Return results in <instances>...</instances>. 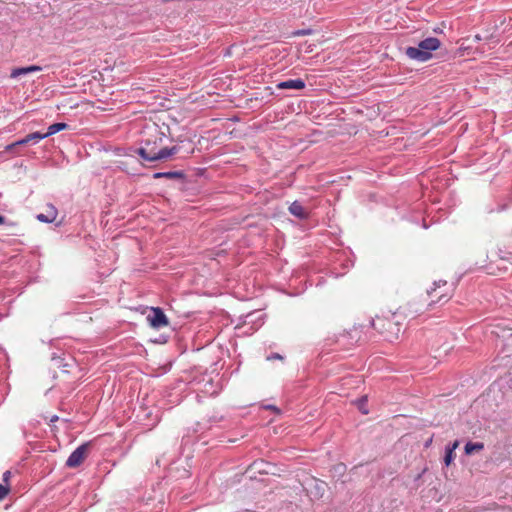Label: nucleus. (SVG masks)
I'll use <instances>...</instances> for the list:
<instances>
[{"label": "nucleus", "instance_id": "nucleus-4", "mask_svg": "<svg viewBox=\"0 0 512 512\" xmlns=\"http://www.w3.org/2000/svg\"><path fill=\"white\" fill-rule=\"evenodd\" d=\"M453 289L444 280L434 282V287L427 291L432 302L445 303L452 296Z\"/></svg>", "mask_w": 512, "mask_h": 512}, {"label": "nucleus", "instance_id": "nucleus-1", "mask_svg": "<svg viewBox=\"0 0 512 512\" xmlns=\"http://www.w3.org/2000/svg\"><path fill=\"white\" fill-rule=\"evenodd\" d=\"M144 134L145 137L142 139V145L137 150V153L147 162L166 160L179 150L176 146L171 148L164 146V142L167 139L166 134L156 124L147 126Z\"/></svg>", "mask_w": 512, "mask_h": 512}, {"label": "nucleus", "instance_id": "nucleus-10", "mask_svg": "<svg viewBox=\"0 0 512 512\" xmlns=\"http://www.w3.org/2000/svg\"><path fill=\"white\" fill-rule=\"evenodd\" d=\"M289 212L299 219H306L308 217V212L298 201H294L289 206Z\"/></svg>", "mask_w": 512, "mask_h": 512}, {"label": "nucleus", "instance_id": "nucleus-22", "mask_svg": "<svg viewBox=\"0 0 512 512\" xmlns=\"http://www.w3.org/2000/svg\"><path fill=\"white\" fill-rule=\"evenodd\" d=\"M282 358H283V357H282L280 354H278V353H274V354H272L271 356H268V358H267V359H268V360H272V359H282Z\"/></svg>", "mask_w": 512, "mask_h": 512}, {"label": "nucleus", "instance_id": "nucleus-3", "mask_svg": "<svg viewBox=\"0 0 512 512\" xmlns=\"http://www.w3.org/2000/svg\"><path fill=\"white\" fill-rule=\"evenodd\" d=\"M441 43L438 38L428 37L419 42L418 47L406 48V55L413 60L425 62L431 59L432 51L437 50Z\"/></svg>", "mask_w": 512, "mask_h": 512}, {"label": "nucleus", "instance_id": "nucleus-11", "mask_svg": "<svg viewBox=\"0 0 512 512\" xmlns=\"http://www.w3.org/2000/svg\"><path fill=\"white\" fill-rule=\"evenodd\" d=\"M67 127H68V125L63 122L54 123L48 127V131L46 133H44V136L49 137L57 132H60L64 129H66Z\"/></svg>", "mask_w": 512, "mask_h": 512}, {"label": "nucleus", "instance_id": "nucleus-20", "mask_svg": "<svg viewBox=\"0 0 512 512\" xmlns=\"http://www.w3.org/2000/svg\"><path fill=\"white\" fill-rule=\"evenodd\" d=\"M11 471L7 470L3 473V483L2 484H10Z\"/></svg>", "mask_w": 512, "mask_h": 512}, {"label": "nucleus", "instance_id": "nucleus-23", "mask_svg": "<svg viewBox=\"0 0 512 512\" xmlns=\"http://www.w3.org/2000/svg\"><path fill=\"white\" fill-rule=\"evenodd\" d=\"M459 442L455 441L451 446H447L446 448L452 449V451H455V449L458 447Z\"/></svg>", "mask_w": 512, "mask_h": 512}, {"label": "nucleus", "instance_id": "nucleus-2", "mask_svg": "<svg viewBox=\"0 0 512 512\" xmlns=\"http://www.w3.org/2000/svg\"><path fill=\"white\" fill-rule=\"evenodd\" d=\"M371 326L382 334L388 341L398 339L402 329V325L396 320V316L394 314L388 317L377 316L371 320Z\"/></svg>", "mask_w": 512, "mask_h": 512}, {"label": "nucleus", "instance_id": "nucleus-25", "mask_svg": "<svg viewBox=\"0 0 512 512\" xmlns=\"http://www.w3.org/2000/svg\"><path fill=\"white\" fill-rule=\"evenodd\" d=\"M58 420V416L54 415L51 419H50V422H55Z\"/></svg>", "mask_w": 512, "mask_h": 512}, {"label": "nucleus", "instance_id": "nucleus-7", "mask_svg": "<svg viewBox=\"0 0 512 512\" xmlns=\"http://www.w3.org/2000/svg\"><path fill=\"white\" fill-rule=\"evenodd\" d=\"M58 211L54 205L48 204L46 213H40L36 216L37 220L43 223H52L57 217Z\"/></svg>", "mask_w": 512, "mask_h": 512}, {"label": "nucleus", "instance_id": "nucleus-15", "mask_svg": "<svg viewBox=\"0 0 512 512\" xmlns=\"http://www.w3.org/2000/svg\"><path fill=\"white\" fill-rule=\"evenodd\" d=\"M454 457H455L454 451H452V449L446 448L445 457H444L445 465L449 466L452 463V461L454 460Z\"/></svg>", "mask_w": 512, "mask_h": 512}, {"label": "nucleus", "instance_id": "nucleus-12", "mask_svg": "<svg viewBox=\"0 0 512 512\" xmlns=\"http://www.w3.org/2000/svg\"><path fill=\"white\" fill-rule=\"evenodd\" d=\"M484 449V444L482 442H468L465 445V453L467 455L472 454L474 451H481Z\"/></svg>", "mask_w": 512, "mask_h": 512}, {"label": "nucleus", "instance_id": "nucleus-26", "mask_svg": "<svg viewBox=\"0 0 512 512\" xmlns=\"http://www.w3.org/2000/svg\"><path fill=\"white\" fill-rule=\"evenodd\" d=\"M268 408H269L270 410H275V411L277 410V408H276L275 406H268Z\"/></svg>", "mask_w": 512, "mask_h": 512}, {"label": "nucleus", "instance_id": "nucleus-5", "mask_svg": "<svg viewBox=\"0 0 512 512\" xmlns=\"http://www.w3.org/2000/svg\"><path fill=\"white\" fill-rule=\"evenodd\" d=\"M90 443H84L77 447L68 457L66 466L69 468H76L80 466L88 455Z\"/></svg>", "mask_w": 512, "mask_h": 512}, {"label": "nucleus", "instance_id": "nucleus-6", "mask_svg": "<svg viewBox=\"0 0 512 512\" xmlns=\"http://www.w3.org/2000/svg\"><path fill=\"white\" fill-rule=\"evenodd\" d=\"M150 325L153 328L159 329L168 325V318L164 314L161 308L153 307L152 314L147 317Z\"/></svg>", "mask_w": 512, "mask_h": 512}, {"label": "nucleus", "instance_id": "nucleus-19", "mask_svg": "<svg viewBox=\"0 0 512 512\" xmlns=\"http://www.w3.org/2000/svg\"><path fill=\"white\" fill-rule=\"evenodd\" d=\"M5 225H6V228H7V230H8V234H10V235H19L16 231H14V230H15V228H16V226H17V224H16V223H14V222H9V223H7V222H6V224H5Z\"/></svg>", "mask_w": 512, "mask_h": 512}, {"label": "nucleus", "instance_id": "nucleus-18", "mask_svg": "<svg viewBox=\"0 0 512 512\" xmlns=\"http://www.w3.org/2000/svg\"><path fill=\"white\" fill-rule=\"evenodd\" d=\"M313 33L312 29H299L292 33L293 36H306L311 35Z\"/></svg>", "mask_w": 512, "mask_h": 512}, {"label": "nucleus", "instance_id": "nucleus-24", "mask_svg": "<svg viewBox=\"0 0 512 512\" xmlns=\"http://www.w3.org/2000/svg\"><path fill=\"white\" fill-rule=\"evenodd\" d=\"M1 224H6V220H5V217L0 215V225Z\"/></svg>", "mask_w": 512, "mask_h": 512}, {"label": "nucleus", "instance_id": "nucleus-17", "mask_svg": "<svg viewBox=\"0 0 512 512\" xmlns=\"http://www.w3.org/2000/svg\"><path fill=\"white\" fill-rule=\"evenodd\" d=\"M27 144H30V143H29V142H26V137H24L23 139L18 140V141H16V142H14V143H12V144L8 145V146L6 147V150H7V151H11V150H13L16 146H19V145H27Z\"/></svg>", "mask_w": 512, "mask_h": 512}, {"label": "nucleus", "instance_id": "nucleus-21", "mask_svg": "<svg viewBox=\"0 0 512 512\" xmlns=\"http://www.w3.org/2000/svg\"><path fill=\"white\" fill-rule=\"evenodd\" d=\"M366 398H362L359 402V409L362 411L363 414H367L368 411L364 409V404L366 402Z\"/></svg>", "mask_w": 512, "mask_h": 512}, {"label": "nucleus", "instance_id": "nucleus-16", "mask_svg": "<svg viewBox=\"0 0 512 512\" xmlns=\"http://www.w3.org/2000/svg\"><path fill=\"white\" fill-rule=\"evenodd\" d=\"M10 491V484H0V501L3 500Z\"/></svg>", "mask_w": 512, "mask_h": 512}, {"label": "nucleus", "instance_id": "nucleus-8", "mask_svg": "<svg viewBox=\"0 0 512 512\" xmlns=\"http://www.w3.org/2000/svg\"><path fill=\"white\" fill-rule=\"evenodd\" d=\"M278 89H296L301 90L305 88V82L302 79H289L279 82L276 86Z\"/></svg>", "mask_w": 512, "mask_h": 512}, {"label": "nucleus", "instance_id": "nucleus-9", "mask_svg": "<svg viewBox=\"0 0 512 512\" xmlns=\"http://www.w3.org/2000/svg\"><path fill=\"white\" fill-rule=\"evenodd\" d=\"M41 70H42V67L37 66V65H31V66H27V67H18V68H14L11 71L10 77L17 78L19 76L27 75V74L33 73V72H39Z\"/></svg>", "mask_w": 512, "mask_h": 512}, {"label": "nucleus", "instance_id": "nucleus-13", "mask_svg": "<svg viewBox=\"0 0 512 512\" xmlns=\"http://www.w3.org/2000/svg\"><path fill=\"white\" fill-rule=\"evenodd\" d=\"M184 175L182 172L180 171H170V172H157L154 174V177L155 178H161V177H166V178H182Z\"/></svg>", "mask_w": 512, "mask_h": 512}, {"label": "nucleus", "instance_id": "nucleus-14", "mask_svg": "<svg viewBox=\"0 0 512 512\" xmlns=\"http://www.w3.org/2000/svg\"><path fill=\"white\" fill-rule=\"evenodd\" d=\"M25 137H26V142L34 143V144L39 142L42 139L47 138L46 136H44L43 133H40V132L30 133Z\"/></svg>", "mask_w": 512, "mask_h": 512}]
</instances>
